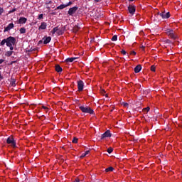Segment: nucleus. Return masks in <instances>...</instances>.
Wrapping results in <instances>:
<instances>
[{"label":"nucleus","instance_id":"obj_1","mask_svg":"<svg viewBox=\"0 0 182 182\" xmlns=\"http://www.w3.org/2000/svg\"><path fill=\"white\" fill-rule=\"evenodd\" d=\"M165 33L171 39H177V34H176V33L174 32V31L173 29H171V28H166L165 30Z\"/></svg>","mask_w":182,"mask_h":182},{"label":"nucleus","instance_id":"obj_2","mask_svg":"<svg viewBox=\"0 0 182 182\" xmlns=\"http://www.w3.org/2000/svg\"><path fill=\"white\" fill-rule=\"evenodd\" d=\"M6 39V46H14L16 43V39L14 37L10 36Z\"/></svg>","mask_w":182,"mask_h":182},{"label":"nucleus","instance_id":"obj_3","mask_svg":"<svg viewBox=\"0 0 182 182\" xmlns=\"http://www.w3.org/2000/svg\"><path fill=\"white\" fill-rule=\"evenodd\" d=\"M80 109L82 113H89L90 114H93L94 113L93 109H91L89 107L80 106Z\"/></svg>","mask_w":182,"mask_h":182},{"label":"nucleus","instance_id":"obj_4","mask_svg":"<svg viewBox=\"0 0 182 182\" xmlns=\"http://www.w3.org/2000/svg\"><path fill=\"white\" fill-rule=\"evenodd\" d=\"M6 141L8 144H11V147H14V149L15 147H16V142L15 141V139H14L13 137H9Z\"/></svg>","mask_w":182,"mask_h":182},{"label":"nucleus","instance_id":"obj_5","mask_svg":"<svg viewBox=\"0 0 182 182\" xmlns=\"http://www.w3.org/2000/svg\"><path fill=\"white\" fill-rule=\"evenodd\" d=\"M77 9H78L77 6H74L70 8L68 11V14L70 16H73V14L76 12V11H77Z\"/></svg>","mask_w":182,"mask_h":182},{"label":"nucleus","instance_id":"obj_6","mask_svg":"<svg viewBox=\"0 0 182 182\" xmlns=\"http://www.w3.org/2000/svg\"><path fill=\"white\" fill-rule=\"evenodd\" d=\"M159 16L163 18V19H168V18L170 16V13L169 12H162L159 14Z\"/></svg>","mask_w":182,"mask_h":182},{"label":"nucleus","instance_id":"obj_7","mask_svg":"<svg viewBox=\"0 0 182 182\" xmlns=\"http://www.w3.org/2000/svg\"><path fill=\"white\" fill-rule=\"evenodd\" d=\"M84 86L85 85L83 83V81L80 80L77 82V87H78L79 92H82V90H83Z\"/></svg>","mask_w":182,"mask_h":182},{"label":"nucleus","instance_id":"obj_8","mask_svg":"<svg viewBox=\"0 0 182 182\" xmlns=\"http://www.w3.org/2000/svg\"><path fill=\"white\" fill-rule=\"evenodd\" d=\"M111 136L112 134H110V131H107L101 136V140H103V139H106V137H111Z\"/></svg>","mask_w":182,"mask_h":182},{"label":"nucleus","instance_id":"obj_9","mask_svg":"<svg viewBox=\"0 0 182 182\" xmlns=\"http://www.w3.org/2000/svg\"><path fill=\"white\" fill-rule=\"evenodd\" d=\"M128 11H129V14L133 15L134 14V12H136V8L134 7V6L129 5L128 6Z\"/></svg>","mask_w":182,"mask_h":182},{"label":"nucleus","instance_id":"obj_10","mask_svg":"<svg viewBox=\"0 0 182 182\" xmlns=\"http://www.w3.org/2000/svg\"><path fill=\"white\" fill-rule=\"evenodd\" d=\"M48 24L46 22H42L41 26L38 27L39 31H44L46 29Z\"/></svg>","mask_w":182,"mask_h":182},{"label":"nucleus","instance_id":"obj_11","mask_svg":"<svg viewBox=\"0 0 182 182\" xmlns=\"http://www.w3.org/2000/svg\"><path fill=\"white\" fill-rule=\"evenodd\" d=\"M14 23H11L4 28V32H8L9 31H11V29H14Z\"/></svg>","mask_w":182,"mask_h":182},{"label":"nucleus","instance_id":"obj_12","mask_svg":"<svg viewBox=\"0 0 182 182\" xmlns=\"http://www.w3.org/2000/svg\"><path fill=\"white\" fill-rule=\"evenodd\" d=\"M26 21H28V19L25 17H21L18 21H17V23L19 24H23V23H26Z\"/></svg>","mask_w":182,"mask_h":182},{"label":"nucleus","instance_id":"obj_13","mask_svg":"<svg viewBox=\"0 0 182 182\" xmlns=\"http://www.w3.org/2000/svg\"><path fill=\"white\" fill-rule=\"evenodd\" d=\"M51 40H52V38H50V36L44 37L43 38L44 45H48V43H49V42H50Z\"/></svg>","mask_w":182,"mask_h":182},{"label":"nucleus","instance_id":"obj_14","mask_svg":"<svg viewBox=\"0 0 182 182\" xmlns=\"http://www.w3.org/2000/svg\"><path fill=\"white\" fill-rule=\"evenodd\" d=\"M140 70H141V65H136L134 68L135 73H139V72H140Z\"/></svg>","mask_w":182,"mask_h":182},{"label":"nucleus","instance_id":"obj_15","mask_svg":"<svg viewBox=\"0 0 182 182\" xmlns=\"http://www.w3.org/2000/svg\"><path fill=\"white\" fill-rule=\"evenodd\" d=\"M55 70L58 72V73H60L62 72V67L59 65H55Z\"/></svg>","mask_w":182,"mask_h":182},{"label":"nucleus","instance_id":"obj_16","mask_svg":"<svg viewBox=\"0 0 182 182\" xmlns=\"http://www.w3.org/2000/svg\"><path fill=\"white\" fill-rule=\"evenodd\" d=\"M58 31H59V28L58 27H55L52 31H51V33L53 35H55V33H56V32H58Z\"/></svg>","mask_w":182,"mask_h":182},{"label":"nucleus","instance_id":"obj_17","mask_svg":"<svg viewBox=\"0 0 182 182\" xmlns=\"http://www.w3.org/2000/svg\"><path fill=\"white\" fill-rule=\"evenodd\" d=\"M76 58H68L66 59V62H70V63H72L73 62L74 60H76Z\"/></svg>","mask_w":182,"mask_h":182},{"label":"nucleus","instance_id":"obj_18","mask_svg":"<svg viewBox=\"0 0 182 182\" xmlns=\"http://www.w3.org/2000/svg\"><path fill=\"white\" fill-rule=\"evenodd\" d=\"M65 8H66V4H61L60 6H58L56 9H65Z\"/></svg>","mask_w":182,"mask_h":182},{"label":"nucleus","instance_id":"obj_19","mask_svg":"<svg viewBox=\"0 0 182 182\" xmlns=\"http://www.w3.org/2000/svg\"><path fill=\"white\" fill-rule=\"evenodd\" d=\"M113 170H114V168L112 166H109V168L105 169L106 173H109V171H113Z\"/></svg>","mask_w":182,"mask_h":182},{"label":"nucleus","instance_id":"obj_20","mask_svg":"<svg viewBox=\"0 0 182 182\" xmlns=\"http://www.w3.org/2000/svg\"><path fill=\"white\" fill-rule=\"evenodd\" d=\"M26 33V29L25 28H20V33Z\"/></svg>","mask_w":182,"mask_h":182},{"label":"nucleus","instance_id":"obj_21","mask_svg":"<svg viewBox=\"0 0 182 182\" xmlns=\"http://www.w3.org/2000/svg\"><path fill=\"white\" fill-rule=\"evenodd\" d=\"M12 53H14V51H7L6 53V56H8V57L12 56Z\"/></svg>","mask_w":182,"mask_h":182},{"label":"nucleus","instance_id":"obj_22","mask_svg":"<svg viewBox=\"0 0 182 182\" xmlns=\"http://www.w3.org/2000/svg\"><path fill=\"white\" fill-rule=\"evenodd\" d=\"M5 43L6 44V38L4 39V40L0 43V46H4V45H5Z\"/></svg>","mask_w":182,"mask_h":182},{"label":"nucleus","instance_id":"obj_23","mask_svg":"<svg viewBox=\"0 0 182 182\" xmlns=\"http://www.w3.org/2000/svg\"><path fill=\"white\" fill-rule=\"evenodd\" d=\"M79 29H80V27H79V26H75L74 27L75 32H77V31H79Z\"/></svg>","mask_w":182,"mask_h":182},{"label":"nucleus","instance_id":"obj_24","mask_svg":"<svg viewBox=\"0 0 182 182\" xmlns=\"http://www.w3.org/2000/svg\"><path fill=\"white\" fill-rule=\"evenodd\" d=\"M16 81L15 80H12V81L11 82V86H16Z\"/></svg>","mask_w":182,"mask_h":182},{"label":"nucleus","instance_id":"obj_25","mask_svg":"<svg viewBox=\"0 0 182 182\" xmlns=\"http://www.w3.org/2000/svg\"><path fill=\"white\" fill-rule=\"evenodd\" d=\"M112 41H117V36H116V35H114L112 38Z\"/></svg>","mask_w":182,"mask_h":182},{"label":"nucleus","instance_id":"obj_26","mask_svg":"<svg viewBox=\"0 0 182 182\" xmlns=\"http://www.w3.org/2000/svg\"><path fill=\"white\" fill-rule=\"evenodd\" d=\"M151 72H156V67L154 65L151 66Z\"/></svg>","mask_w":182,"mask_h":182},{"label":"nucleus","instance_id":"obj_27","mask_svg":"<svg viewBox=\"0 0 182 182\" xmlns=\"http://www.w3.org/2000/svg\"><path fill=\"white\" fill-rule=\"evenodd\" d=\"M113 151V148H109L107 149V153H109V154H110V153H112Z\"/></svg>","mask_w":182,"mask_h":182},{"label":"nucleus","instance_id":"obj_28","mask_svg":"<svg viewBox=\"0 0 182 182\" xmlns=\"http://www.w3.org/2000/svg\"><path fill=\"white\" fill-rule=\"evenodd\" d=\"M57 33H58V35H62L63 33V31H62V30H60L58 28V31H57Z\"/></svg>","mask_w":182,"mask_h":182},{"label":"nucleus","instance_id":"obj_29","mask_svg":"<svg viewBox=\"0 0 182 182\" xmlns=\"http://www.w3.org/2000/svg\"><path fill=\"white\" fill-rule=\"evenodd\" d=\"M122 105H123L124 107H129V104L127 103V102H123V103H122Z\"/></svg>","mask_w":182,"mask_h":182},{"label":"nucleus","instance_id":"obj_30","mask_svg":"<svg viewBox=\"0 0 182 182\" xmlns=\"http://www.w3.org/2000/svg\"><path fill=\"white\" fill-rule=\"evenodd\" d=\"M38 19H43V14H39Z\"/></svg>","mask_w":182,"mask_h":182},{"label":"nucleus","instance_id":"obj_31","mask_svg":"<svg viewBox=\"0 0 182 182\" xmlns=\"http://www.w3.org/2000/svg\"><path fill=\"white\" fill-rule=\"evenodd\" d=\"M73 143H77V138L74 137V138L73 139Z\"/></svg>","mask_w":182,"mask_h":182},{"label":"nucleus","instance_id":"obj_32","mask_svg":"<svg viewBox=\"0 0 182 182\" xmlns=\"http://www.w3.org/2000/svg\"><path fill=\"white\" fill-rule=\"evenodd\" d=\"M70 5H72V1H69L67 4H65V6L68 8V6H70Z\"/></svg>","mask_w":182,"mask_h":182},{"label":"nucleus","instance_id":"obj_33","mask_svg":"<svg viewBox=\"0 0 182 182\" xmlns=\"http://www.w3.org/2000/svg\"><path fill=\"white\" fill-rule=\"evenodd\" d=\"M16 11V9H13L11 11H9V14H13V12Z\"/></svg>","mask_w":182,"mask_h":182},{"label":"nucleus","instance_id":"obj_34","mask_svg":"<svg viewBox=\"0 0 182 182\" xmlns=\"http://www.w3.org/2000/svg\"><path fill=\"white\" fill-rule=\"evenodd\" d=\"M4 14V9L0 7V15H2Z\"/></svg>","mask_w":182,"mask_h":182},{"label":"nucleus","instance_id":"obj_35","mask_svg":"<svg viewBox=\"0 0 182 182\" xmlns=\"http://www.w3.org/2000/svg\"><path fill=\"white\" fill-rule=\"evenodd\" d=\"M144 110H146L147 112H149L150 111V107H147L144 108Z\"/></svg>","mask_w":182,"mask_h":182},{"label":"nucleus","instance_id":"obj_36","mask_svg":"<svg viewBox=\"0 0 182 182\" xmlns=\"http://www.w3.org/2000/svg\"><path fill=\"white\" fill-rule=\"evenodd\" d=\"M83 157H86V154L84 153L80 156L81 159H83Z\"/></svg>","mask_w":182,"mask_h":182},{"label":"nucleus","instance_id":"obj_37","mask_svg":"<svg viewBox=\"0 0 182 182\" xmlns=\"http://www.w3.org/2000/svg\"><path fill=\"white\" fill-rule=\"evenodd\" d=\"M121 53H122V55H126V50H122L121 51Z\"/></svg>","mask_w":182,"mask_h":182},{"label":"nucleus","instance_id":"obj_38","mask_svg":"<svg viewBox=\"0 0 182 182\" xmlns=\"http://www.w3.org/2000/svg\"><path fill=\"white\" fill-rule=\"evenodd\" d=\"M8 48H10V50H14V46H8Z\"/></svg>","mask_w":182,"mask_h":182},{"label":"nucleus","instance_id":"obj_39","mask_svg":"<svg viewBox=\"0 0 182 182\" xmlns=\"http://www.w3.org/2000/svg\"><path fill=\"white\" fill-rule=\"evenodd\" d=\"M166 43H171V41H170V40H166Z\"/></svg>","mask_w":182,"mask_h":182},{"label":"nucleus","instance_id":"obj_40","mask_svg":"<svg viewBox=\"0 0 182 182\" xmlns=\"http://www.w3.org/2000/svg\"><path fill=\"white\" fill-rule=\"evenodd\" d=\"M89 153H90V151H86L85 153H84V154H86V156H87V154H89Z\"/></svg>","mask_w":182,"mask_h":182},{"label":"nucleus","instance_id":"obj_41","mask_svg":"<svg viewBox=\"0 0 182 182\" xmlns=\"http://www.w3.org/2000/svg\"><path fill=\"white\" fill-rule=\"evenodd\" d=\"M130 55H136V51H132Z\"/></svg>","mask_w":182,"mask_h":182},{"label":"nucleus","instance_id":"obj_42","mask_svg":"<svg viewBox=\"0 0 182 182\" xmlns=\"http://www.w3.org/2000/svg\"><path fill=\"white\" fill-rule=\"evenodd\" d=\"M42 108L44 109V110H48V107L43 106Z\"/></svg>","mask_w":182,"mask_h":182},{"label":"nucleus","instance_id":"obj_43","mask_svg":"<svg viewBox=\"0 0 182 182\" xmlns=\"http://www.w3.org/2000/svg\"><path fill=\"white\" fill-rule=\"evenodd\" d=\"M1 63H4V60L0 59V65H1Z\"/></svg>","mask_w":182,"mask_h":182},{"label":"nucleus","instance_id":"obj_44","mask_svg":"<svg viewBox=\"0 0 182 182\" xmlns=\"http://www.w3.org/2000/svg\"><path fill=\"white\" fill-rule=\"evenodd\" d=\"M2 79H4V77L0 73V80H2Z\"/></svg>","mask_w":182,"mask_h":182},{"label":"nucleus","instance_id":"obj_45","mask_svg":"<svg viewBox=\"0 0 182 182\" xmlns=\"http://www.w3.org/2000/svg\"><path fill=\"white\" fill-rule=\"evenodd\" d=\"M95 2H100V1H102V0H95Z\"/></svg>","mask_w":182,"mask_h":182},{"label":"nucleus","instance_id":"obj_46","mask_svg":"<svg viewBox=\"0 0 182 182\" xmlns=\"http://www.w3.org/2000/svg\"><path fill=\"white\" fill-rule=\"evenodd\" d=\"M42 42H43V41H40L39 42H38V43H42Z\"/></svg>","mask_w":182,"mask_h":182},{"label":"nucleus","instance_id":"obj_47","mask_svg":"<svg viewBox=\"0 0 182 182\" xmlns=\"http://www.w3.org/2000/svg\"><path fill=\"white\" fill-rule=\"evenodd\" d=\"M48 4H52V1H48Z\"/></svg>","mask_w":182,"mask_h":182},{"label":"nucleus","instance_id":"obj_48","mask_svg":"<svg viewBox=\"0 0 182 182\" xmlns=\"http://www.w3.org/2000/svg\"><path fill=\"white\" fill-rule=\"evenodd\" d=\"M131 2H133V1H134V0H129Z\"/></svg>","mask_w":182,"mask_h":182}]
</instances>
